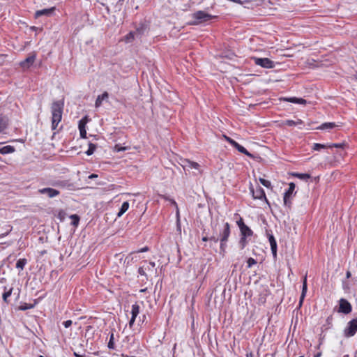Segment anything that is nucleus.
I'll return each instance as SVG.
<instances>
[{
  "mask_svg": "<svg viewBox=\"0 0 357 357\" xmlns=\"http://www.w3.org/2000/svg\"><path fill=\"white\" fill-rule=\"evenodd\" d=\"M68 182L66 181L58 180L51 183V185L54 187L65 188L67 186Z\"/></svg>",
  "mask_w": 357,
  "mask_h": 357,
  "instance_id": "c85d7f7f",
  "label": "nucleus"
},
{
  "mask_svg": "<svg viewBox=\"0 0 357 357\" xmlns=\"http://www.w3.org/2000/svg\"><path fill=\"white\" fill-rule=\"evenodd\" d=\"M58 218L63 221L65 218V212L63 210H61L58 213Z\"/></svg>",
  "mask_w": 357,
  "mask_h": 357,
  "instance_id": "a18cd8bd",
  "label": "nucleus"
},
{
  "mask_svg": "<svg viewBox=\"0 0 357 357\" xmlns=\"http://www.w3.org/2000/svg\"><path fill=\"white\" fill-rule=\"evenodd\" d=\"M252 59L256 65L264 68H273L275 67V63L268 58L253 57Z\"/></svg>",
  "mask_w": 357,
  "mask_h": 357,
  "instance_id": "0eeeda50",
  "label": "nucleus"
},
{
  "mask_svg": "<svg viewBox=\"0 0 357 357\" xmlns=\"http://www.w3.org/2000/svg\"><path fill=\"white\" fill-rule=\"evenodd\" d=\"M38 192L41 195H47L49 198L55 197L60 194V191L52 188H41Z\"/></svg>",
  "mask_w": 357,
  "mask_h": 357,
  "instance_id": "9d476101",
  "label": "nucleus"
},
{
  "mask_svg": "<svg viewBox=\"0 0 357 357\" xmlns=\"http://www.w3.org/2000/svg\"><path fill=\"white\" fill-rule=\"evenodd\" d=\"M149 250V248L148 246H145L137 251H135V252L136 253H141V252H147Z\"/></svg>",
  "mask_w": 357,
  "mask_h": 357,
  "instance_id": "49530a36",
  "label": "nucleus"
},
{
  "mask_svg": "<svg viewBox=\"0 0 357 357\" xmlns=\"http://www.w3.org/2000/svg\"><path fill=\"white\" fill-rule=\"evenodd\" d=\"M303 122L302 120L298 119L297 121L293 120H286L283 122V124L288 126H296L298 125L303 124Z\"/></svg>",
  "mask_w": 357,
  "mask_h": 357,
  "instance_id": "bb28decb",
  "label": "nucleus"
},
{
  "mask_svg": "<svg viewBox=\"0 0 357 357\" xmlns=\"http://www.w3.org/2000/svg\"><path fill=\"white\" fill-rule=\"evenodd\" d=\"M202 240L204 242H207L209 241V237L208 236H203Z\"/></svg>",
  "mask_w": 357,
  "mask_h": 357,
  "instance_id": "864d4df0",
  "label": "nucleus"
},
{
  "mask_svg": "<svg viewBox=\"0 0 357 357\" xmlns=\"http://www.w3.org/2000/svg\"><path fill=\"white\" fill-rule=\"evenodd\" d=\"M72 321L71 320H67V321H65L63 324V326H65V328H68L70 327L71 325H72Z\"/></svg>",
  "mask_w": 357,
  "mask_h": 357,
  "instance_id": "de8ad7c7",
  "label": "nucleus"
},
{
  "mask_svg": "<svg viewBox=\"0 0 357 357\" xmlns=\"http://www.w3.org/2000/svg\"><path fill=\"white\" fill-rule=\"evenodd\" d=\"M88 121V117L85 116L79 121L78 128L82 138H86V124Z\"/></svg>",
  "mask_w": 357,
  "mask_h": 357,
  "instance_id": "ddd939ff",
  "label": "nucleus"
},
{
  "mask_svg": "<svg viewBox=\"0 0 357 357\" xmlns=\"http://www.w3.org/2000/svg\"><path fill=\"white\" fill-rule=\"evenodd\" d=\"M192 17L194 20L188 23L190 25H198L201 23L206 22L218 17L216 15H210L203 10H198L192 13Z\"/></svg>",
  "mask_w": 357,
  "mask_h": 357,
  "instance_id": "7ed1b4c3",
  "label": "nucleus"
},
{
  "mask_svg": "<svg viewBox=\"0 0 357 357\" xmlns=\"http://www.w3.org/2000/svg\"><path fill=\"white\" fill-rule=\"evenodd\" d=\"M15 149L14 146H10V145H7L2 148H0V154L5 155V154H8V153H12L15 152Z\"/></svg>",
  "mask_w": 357,
  "mask_h": 357,
  "instance_id": "b1692460",
  "label": "nucleus"
},
{
  "mask_svg": "<svg viewBox=\"0 0 357 357\" xmlns=\"http://www.w3.org/2000/svg\"><path fill=\"white\" fill-rule=\"evenodd\" d=\"M299 357H304L303 356H299Z\"/></svg>",
  "mask_w": 357,
  "mask_h": 357,
  "instance_id": "69168bd1",
  "label": "nucleus"
},
{
  "mask_svg": "<svg viewBox=\"0 0 357 357\" xmlns=\"http://www.w3.org/2000/svg\"><path fill=\"white\" fill-rule=\"evenodd\" d=\"M64 106L63 100H57L52 102L51 106L52 112V129H56L59 123L61 121L62 113Z\"/></svg>",
  "mask_w": 357,
  "mask_h": 357,
  "instance_id": "f257e3e1",
  "label": "nucleus"
},
{
  "mask_svg": "<svg viewBox=\"0 0 357 357\" xmlns=\"http://www.w3.org/2000/svg\"><path fill=\"white\" fill-rule=\"evenodd\" d=\"M8 233H9V231H8V232H7V233H6V234H1V235H0V238L4 237V236H5L6 235H7Z\"/></svg>",
  "mask_w": 357,
  "mask_h": 357,
  "instance_id": "13d9d810",
  "label": "nucleus"
},
{
  "mask_svg": "<svg viewBox=\"0 0 357 357\" xmlns=\"http://www.w3.org/2000/svg\"><path fill=\"white\" fill-rule=\"evenodd\" d=\"M36 55L34 54L29 55L24 61L20 62V66L23 68H29L34 62Z\"/></svg>",
  "mask_w": 357,
  "mask_h": 357,
  "instance_id": "dca6fc26",
  "label": "nucleus"
},
{
  "mask_svg": "<svg viewBox=\"0 0 357 357\" xmlns=\"http://www.w3.org/2000/svg\"><path fill=\"white\" fill-rule=\"evenodd\" d=\"M108 98H109V94L107 91H105L101 95H99L96 100V102H95L96 107H99L102 105V101L104 100H107Z\"/></svg>",
  "mask_w": 357,
  "mask_h": 357,
  "instance_id": "4be33fe9",
  "label": "nucleus"
},
{
  "mask_svg": "<svg viewBox=\"0 0 357 357\" xmlns=\"http://www.w3.org/2000/svg\"><path fill=\"white\" fill-rule=\"evenodd\" d=\"M146 291V289H142L141 291L142 292H144Z\"/></svg>",
  "mask_w": 357,
  "mask_h": 357,
  "instance_id": "680f3d73",
  "label": "nucleus"
},
{
  "mask_svg": "<svg viewBox=\"0 0 357 357\" xmlns=\"http://www.w3.org/2000/svg\"><path fill=\"white\" fill-rule=\"evenodd\" d=\"M234 147L236 149H237L240 153L245 154V155L248 156L249 158H255V156L253 154H252L249 151H248L245 147H243L238 143L236 142Z\"/></svg>",
  "mask_w": 357,
  "mask_h": 357,
  "instance_id": "6ab92c4d",
  "label": "nucleus"
},
{
  "mask_svg": "<svg viewBox=\"0 0 357 357\" xmlns=\"http://www.w3.org/2000/svg\"><path fill=\"white\" fill-rule=\"evenodd\" d=\"M230 233L231 229L229 223H224L223 229L220 231V253H222L223 255L226 252L227 247V243L230 236Z\"/></svg>",
  "mask_w": 357,
  "mask_h": 357,
  "instance_id": "f03ea898",
  "label": "nucleus"
},
{
  "mask_svg": "<svg viewBox=\"0 0 357 357\" xmlns=\"http://www.w3.org/2000/svg\"><path fill=\"white\" fill-rule=\"evenodd\" d=\"M357 332V318L349 321L344 330V335L346 337L354 336Z\"/></svg>",
  "mask_w": 357,
  "mask_h": 357,
  "instance_id": "20e7f679",
  "label": "nucleus"
},
{
  "mask_svg": "<svg viewBox=\"0 0 357 357\" xmlns=\"http://www.w3.org/2000/svg\"><path fill=\"white\" fill-rule=\"evenodd\" d=\"M26 262L27 261L26 259H18L16 263V268L22 270L24 268Z\"/></svg>",
  "mask_w": 357,
  "mask_h": 357,
  "instance_id": "72a5a7b5",
  "label": "nucleus"
},
{
  "mask_svg": "<svg viewBox=\"0 0 357 357\" xmlns=\"http://www.w3.org/2000/svg\"><path fill=\"white\" fill-rule=\"evenodd\" d=\"M183 168L185 169H198L199 167V165L194 161H191L190 160H185L183 161Z\"/></svg>",
  "mask_w": 357,
  "mask_h": 357,
  "instance_id": "a211bd4d",
  "label": "nucleus"
},
{
  "mask_svg": "<svg viewBox=\"0 0 357 357\" xmlns=\"http://www.w3.org/2000/svg\"><path fill=\"white\" fill-rule=\"evenodd\" d=\"M248 237L241 236V238L238 241V245L241 250L244 249L247 244L248 243Z\"/></svg>",
  "mask_w": 357,
  "mask_h": 357,
  "instance_id": "7c9ffc66",
  "label": "nucleus"
},
{
  "mask_svg": "<svg viewBox=\"0 0 357 357\" xmlns=\"http://www.w3.org/2000/svg\"><path fill=\"white\" fill-rule=\"evenodd\" d=\"M139 313V305L137 303H135L132 305L131 314L133 318H135L138 316Z\"/></svg>",
  "mask_w": 357,
  "mask_h": 357,
  "instance_id": "cd10ccee",
  "label": "nucleus"
},
{
  "mask_svg": "<svg viewBox=\"0 0 357 357\" xmlns=\"http://www.w3.org/2000/svg\"><path fill=\"white\" fill-rule=\"evenodd\" d=\"M284 100L295 103V104H306L307 101L306 100L301 98H296V97H291V98H284Z\"/></svg>",
  "mask_w": 357,
  "mask_h": 357,
  "instance_id": "5701e85b",
  "label": "nucleus"
},
{
  "mask_svg": "<svg viewBox=\"0 0 357 357\" xmlns=\"http://www.w3.org/2000/svg\"><path fill=\"white\" fill-rule=\"evenodd\" d=\"M321 356V353H317V354H315L314 356V357H320Z\"/></svg>",
  "mask_w": 357,
  "mask_h": 357,
  "instance_id": "bf43d9fd",
  "label": "nucleus"
},
{
  "mask_svg": "<svg viewBox=\"0 0 357 357\" xmlns=\"http://www.w3.org/2000/svg\"><path fill=\"white\" fill-rule=\"evenodd\" d=\"M236 224L239 227L241 236L250 237L253 235L252 230L245 224L243 219L240 217L238 220L236 221Z\"/></svg>",
  "mask_w": 357,
  "mask_h": 357,
  "instance_id": "423d86ee",
  "label": "nucleus"
},
{
  "mask_svg": "<svg viewBox=\"0 0 357 357\" xmlns=\"http://www.w3.org/2000/svg\"><path fill=\"white\" fill-rule=\"evenodd\" d=\"M307 290V276H305L303 280V287H302V292L299 299L298 307H301L303 305L304 298L305 297L306 293Z\"/></svg>",
  "mask_w": 357,
  "mask_h": 357,
  "instance_id": "2eb2a0df",
  "label": "nucleus"
},
{
  "mask_svg": "<svg viewBox=\"0 0 357 357\" xmlns=\"http://www.w3.org/2000/svg\"><path fill=\"white\" fill-rule=\"evenodd\" d=\"M224 137L225 139H226V141L227 142H229L233 147L234 146V145L236 144V142L235 140H234L233 139H231V137H227L226 135H224Z\"/></svg>",
  "mask_w": 357,
  "mask_h": 357,
  "instance_id": "37998d69",
  "label": "nucleus"
},
{
  "mask_svg": "<svg viewBox=\"0 0 357 357\" xmlns=\"http://www.w3.org/2000/svg\"><path fill=\"white\" fill-rule=\"evenodd\" d=\"M8 125V119L6 116L0 115V133L7 128Z\"/></svg>",
  "mask_w": 357,
  "mask_h": 357,
  "instance_id": "412c9836",
  "label": "nucleus"
},
{
  "mask_svg": "<svg viewBox=\"0 0 357 357\" xmlns=\"http://www.w3.org/2000/svg\"><path fill=\"white\" fill-rule=\"evenodd\" d=\"M259 181L260 183L264 185L265 186L266 188H271V181H268V180H266L264 178H259Z\"/></svg>",
  "mask_w": 357,
  "mask_h": 357,
  "instance_id": "ea45409f",
  "label": "nucleus"
},
{
  "mask_svg": "<svg viewBox=\"0 0 357 357\" xmlns=\"http://www.w3.org/2000/svg\"><path fill=\"white\" fill-rule=\"evenodd\" d=\"M344 357H348V356H344Z\"/></svg>",
  "mask_w": 357,
  "mask_h": 357,
  "instance_id": "338daca9",
  "label": "nucleus"
},
{
  "mask_svg": "<svg viewBox=\"0 0 357 357\" xmlns=\"http://www.w3.org/2000/svg\"><path fill=\"white\" fill-rule=\"evenodd\" d=\"M336 126L335 123H324L319 126V129L326 130V129H333Z\"/></svg>",
  "mask_w": 357,
  "mask_h": 357,
  "instance_id": "2f4dec72",
  "label": "nucleus"
},
{
  "mask_svg": "<svg viewBox=\"0 0 357 357\" xmlns=\"http://www.w3.org/2000/svg\"><path fill=\"white\" fill-rule=\"evenodd\" d=\"M346 275H347V278H349L351 277V273L350 271H347V273H346Z\"/></svg>",
  "mask_w": 357,
  "mask_h": 357,
  "instance_id": "4d7b16f0",
  "label": "nucleus"
},
{
  "mask_svg": "<svg viewBox=\"0 0 357 357\" xmlns=\"http://www.w3.org/2000/svg\"><path fill=\"white\" fill-rule=\"evenodd\" d=\"M354 78L356 80H357V73H356L355 75H354Z\"/></svg>",
  "mask_w": 357,
  "mask_h": 357,
  "instance_id": "052dcab7",
  "label": "nucleus"
},
{
  "mask_svg": "<svg viewBox=\"0 0 357 357\" xmlns=\"http://www.w3.org/2000/svg\"><path fill=\"white\" fill-rule=\"evenodd\" d=\"M295 184L294 183H290L289 184V189L286 190V192L284 193L283 200H284V204L290 208L291 205V202L290 201V198L291 197L294 191L295 190Z\"/></svg>",
  "mask_w": 357,
  "mask_h": 357,
  "instance_id": "6e6552de",
  "label": "nucleus"
},
{
  "mask_svg": "<svg viewBox=\"0 0 357 357\" xmlns=\"http://www.w3.org/2000/svg\"><path fill=\"white\" fill-rule=\"evenodd\" d=\"M1 144V143L0 142V144Z\"/></svg>",
  "mask_w": 357,
  "mask_h": 357,
  "instance_id": "774afa93",
  "label": "nucleus"
},
{
  "mask_svg": "<svg viewBox=\"0 0 357 357\" xmlns=\"http://www.w3.org/2000/svg\"><path fill=\"white\" fill-rule=\"evenodd\" d=\"M246 356L247 357H255L254 354L252 352L247 354Z\"/></svg>",
  "mask_w": 357,
  "mask_h": 357,
  "instance_id": "6e6d98bb",
  "label": "nucleus"
},
{
  "mask_svg": "<svg viewBox=\"0 0 357 357\" xmlns=\"http://www.w3.org/2000/svg\"><path fill=\"white\" fill-rule=\"evenodd\" d=\"M293 176L304 181H307L311 178V176L309 174L294 173Z\"/></svg>",
  "mask_w": 357,
  "mask_h": 357,
  "instance_id": "473e14b6",
  "label": "nucleus"
},
{
  "mask_svg": "<svg viewBox=\"0 0 357 357\" xmlns=\"http://www.w3.org/2000/svg\"><path fill=\"white\" fill-rule=\"evenodd\" d=\"M218 225V222H211V227L213 229V234L209 237V241H213L215 243H218V241H220V234L218 236L215 235V233H217Z\"/></svg>",
  "mask_w": 357,
  "mask_h": 357,
  "instance_id": "f3484780",
  "label": "nucleus"
},
{
  "mask_svg": "<svg viewBox=\"0 0 357 357\" xmlns=\"http://www.w3.org/2000/svg\"><path fill=\"white\" fill-rule=\"evenodd\" d=\"M33 307V305L31 304L24 303L23 305H21L20 306L18 307V310L24 311L26 310L31 309Z\"/></svg>",
  "mask_w": 357,
  "mask_h": 357,
  "instance_id": "a19ab883",
  "label": "nucleus"
},
{
  "mask_svg": "<svg viewBox=\"0 0 357 357\" xmlns=\"http://www.w3.org/2000/svg\"><path fill=\"white\" fill-rule=\"evenodd\" d=\"M351 310L352 306L347 299L341 298L339 301V309L337 310L338 312L347 314L350 313Z\"/></svg>",
  "mask_w": 357,
  "mask_h": 357,
  "instance_id": "1a4fd4ad",
  "label": "nucleus"
},
{
  "mask_svg": "<svg viewBox=\"0 0 357 357\" xmlns=\"http://www.w3.org/2000/svg\"><path fill=\"white\" fill-rule=\"evenodd\" d=\"M138 273L140 274L141 275L145 276L146 280H148L147 274L146 273L143 267H139L138 268Z\"/></svg>",
  "mask_w": 357,
  "mask_h": 357,
  "instance_id": "c03bdc74",
  "label": "nucleus"
},
{
  "mask_svg": "<svg viewBox=\"0 0 357 357\" xmlns=\"http://www.w3.org/2000/svg\"><path fill=\"white\" fill-rule=\"evenodd\" d=\"M129 205H130L129 202H127V201L124 202L122 204V205H121V208L119 209V211L117 213V217L118 218L121 217L128 211V209L129 208Z\"/></svg>",
  "mask_w": 357,
  "mask_h": 357,
  "instance_id": "393cba45",
  "label": "nucleus"
},
{
  "mask_svg": "<svg viewBox=\"0 0 357 357\" xmlns=\"http://www.w3.org/2000/svg\"><path fill=\"white\" fill-rule=\"evenodd\" d=\"M55 10V7L38 10L35 13V17L38 18L41 16H52L54 14Z\"/></svg>",
  "mask_w": 357,
  "mask_h": 357,
  "instance_id": "f8f14e48",
  "label": "nucleus"
},
{
  "mask_svg": "<svg viewBox=\"0 0 357 357\" xmlns=\"http://www.w3.org/2000/svg\"><path fill=\"white\" fill-rule=\"evenodd\" d=\"M250 189L252 197L255 199L264 200L267 204L270 205V203L266 197L264 190L261 186L257 185L255 190L252 187H250Z\"/></svg>",
  "mask_w": 357,
  "mask_h": 357,
  "instance_id": "39448f33",
  "label": "nucleus"
},
{
  "mask_svg": "<svg viewBox=\"0 0 357 357\" xmlns=\"http://www.w3.org/2000/svg\"><path fill=\"white\" fill-rule=\"evenodd\" d=\"M13 289V288L11 287L8 290H7L6 287H4V292L3 293V295H2V298H3V301L4 303H8V298L10 296Z\"/></svg>",
  "mask_w": 357,
  "mask_h": 357,
  "instance_id": "a878e982",
  "label": "nucleus"
},
{
  "mask_svg": "<svg viewBox=\"0 0 357 357\" xmlns=\"http://www.w3.org/2000/svg\"><path fill=\"white\" fill-rule=\"evenodd\" d=\"M155 266V262L153 261H150L149 262V266L147 267V270L148 271H151L153 268H154V267Z\"/></svg>",
  "mask_w": 357,
  "mask_h": 357,
  "instance_id": "09e8293b",
  "label": "nucleus"
},
{
  "mask_svg": "<svg viewBox=\"0 0 357 357\" xmlns=\"http://www.w3.org/2000/svg\"><path fill=\"white\" fill-rule=\"evenodd\" d=\"M39 357H45V356H39Z\"/></svg>",
  "mask_w": 357,
  "mask_h": 357,
  "instance_id": "e2e57ef3",
  "label": "nucleus"
},
{
  "mask_svg": "<svg viewBox=\"0 0 357 357\" xmlns=\"http://www.w3.org/2000/svg\"><path fill=\"white\" fill-rule=\"evenodd\" d=\"M307 290V276H305L303 280V287H302V292L299 299L298 307H301L303 305L304 298L305 297L306 293Z\"/></svg>",
  "mask_w": 357,
  "mask_h": 357,
  "instance_id": "4468645a",
  "label": "nucleus"
},
{
  "mask_svg": "<svg viewBox=\"0 0 357 357\" xmlns=\"http://www.w3.org/2000/svg\"><path fill=\"white\" fill-rule=\"evenodd\" d=\"M96 145L94 144H92V143H89V149L88 150L86 151V154L87 155H92L94 151H96Z\"/></svg>",
  "mask_w": 357,
  "mask_h": 357,
  "instance_id": "e433bc0d",
  "label": "nucleus"
},
{
  "mask_svg": "<svg viewBox=\"0 0 357 357\" xmlns=\"http://www.w3.org/2000/svg\"><path fill=\"white\" fill-rule=\"evenodd\" d=\"M114 333H111L110 337H109V342H108V344H107L108 348L110 349H115V345H114Z\"/></svg>",
  "mask_w": 357,
  "mask_h": 357,
  "instance_id": "4c0bfd02",
  "label": "nucleus"
},
{
  "mask_svg": "<svg viewBox=\"0 0 357 357\" xmlns=\"http://www.w3.org/2000/svg\"><path fill=\"white\" fill-rule=\"evenodd\" d=\"M135 319H136L135 318L131 317V319H130V320L129 321V326H130V328L132 327V326H133V324L135 323Z\"/></svg>",
  "mask_w": 357,
  "mask_h": 357,
  "instance_id": "8fccbe9b",
  "label": "nucleus"
},
{
  "mask_svg": "<svg viewBox=\"0 0 357 357\" xmlns=\"http://www.w3.org/2000/svg\"><path fill=\"white\" fill-rule=\"evenodd\" d=\"M268 241L271 245V250L273 254V257L274 259L277 258V250H278V246H277V242L274 237V236L272 234H267Z\"/></svg>",
  "mask_w": 357,
  "mask_h": 357,
  "instance_id": "9b49d317",
  "label": "nucleus"
},
{
  "mask_svg": "<svg viewBox=\"0 0 357 357\" xmlns=\"http://www.w3.org/2000/svg\"><path fill=\"white\" fill-rule=\"evenodd\" d=\"M115 149L117 150V151H124L126 149L125 147H121L119 145H116Z\"/></svg>",
  "mask_w": 357,
  "mask_h": 357,
  "instance_id": "3c124183",
  "label": "nucleus"
},
{
  "mask_svg": "<svg viewBox=\"0 0 357 357\" xmlns=\"http://www.w3.org/2000/svg\"><path fill=\"white\" fill-rule=\"evenodd\" d=\"M73 355H74L75 357H85V356L79 355V354H77V353H76V352H74Z\"/></svg>",
  "mask_w": 357,
  "mask_h": 357,
  "instance_id": "5fc2aeb1",
  "label": "nucleus"
},
{
  "mask_svg": "<svg viewBox=\"0 0 357 357\" xmlns=\"http://www.w3.org/2000/svg\"><path fill=\"white\" fill-rule=\"evenodd\" d=\"M328 144H322L319 143H314L312 146L314 151H320L321 149H328Z\"/></svg>",
  "mask_w": 357,
  "mask_h": 357,
  "instance_id": "f704fd0d",
  "label": "nucleus"
},
{
  "mask_svg": "<svg viewBox=\"0 0 357 357\" xmlns=\"http://www.w3.org/2000/svg\"><path fill=\"white\" fill-rule=\"evenodd\" d=\"M70 218L72 220L71 225L74 227H77L80 220L79 216L77 214H73L70 215Z\"/></svg>",
  "mask_w": 357,
  "mask_h": 357,
  "instance_id": "c756f323",
  "label": "nucleus"
},
{
  "mask_svg": "<svg viewBox=\"0 0 357 357\" xmlns=\"http://www.w3.org/2000/svg\"><path fill=\"white\" fill-rule=\"evenodd\" d=\"M347 146V143H334L328 144V148H340L344 149Z\"/></svg>",
  "mask_w": 357,
  "mask_h": 357,
  "instance_id": "58836bf2",
  "label": "nucleus"
},
{
  "mask_svg": "<svg viewBox=\"0 0 357 357\" xmlns=\"http://www.w3.org/2000/svg\"><path fill=\"white\" fill-rule=\"evenodd\" d=\"M125 40L126 43L132 42L135 38V33L134 31H130L125 37Z\"/></svg>",
  "mask_w": 357,
  "mask_h": 357,
  "instance_id": "c9c22d12",
  "label": "nucleus"
},
{
  "mask_svg": "<svg viewBox=\"0 0 357 357\" xmlns=\"http://www.w3.org/2000/svg\"><path fill=\"white\" fill-rule=\"evenodd\" d=\"M247 263H248V268H250L252 267L253 265L256 264H257V261L252 258V257H250L248 258V259L247 260Z\"/></svg>",
  "mask_w": 357,
  "mask_h": 357,
  "instance_id": "79ce46f5",
  "label": "nucleus"
},
{
  "mask_svg": "<svg viewBox=\"0 0 357 357\" xmlns=\"http://www.w3.org/2000/svg\"><path fill=\"white\" fill-rule=\"evenodd\" d=\"M146 31V26L144 24H140L135 31L136 38H141Z\"/></svg>",
  "mask_w": 357,
  "mask_h": 357,
  "instance_id": "aec40b11",
  "label": "nucleus"
},
{
  "mask_svg": "<svg viewBox=\"0 0 357 357\" xmlns=\"http://www.w3.org/2000/svg\"><path fill=\"white\" fill-rule=\"evenodd\" d=\"M123 0H119V2L123 1Z\"/></svg>",
  "mask_w": 357,
  "mask_h": 357,
  "instance_id": "0e129e2a",
  "label": "nucleus"
},
{
  "mask_svg": "<svg viewBox=\"0 0 357 357\" xmlns=\"http://www.w3.org/2000/svg\"><path fill=\"white\" fill-rule=\"evenodd\" d=\"M97 177H98V175L96 174H92L89 176V178H90V179H93V178H97Z\"/></svg>",
  "mask_w": 357,
  "mask_h": 357,
  "instance_id": "603ef678",
  "label": "nucleus"
}]
</instances>
